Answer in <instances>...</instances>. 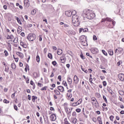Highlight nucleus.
I'll return each mask as SVG.
<instances>
[{
  "label": "nucleus",
  "mask_w": 124,
  "mask_h": 124,
  "mask_svg": "<svg viewBox=\"0 0 124 124\" xmlns=\"http://www.w3.org/2000/svg\"><path fill=\"white\" fill-rule=\"evenodd\" d=\"M83 12V15H85V17L89 20H92V19H93L95 17V14L92 10H84Z\"/></svg>",
  "instance_id": "nucleus-1"
},
{
  "label": "nucleus",
  "mask_w": 124,
  "mask_h": 124,
  "mask_svg": "<svg viewBox=\"0 0 124 124\" xmlns=\"http://www.w3.org/2000/svg\"><path fill=\"white\" fill-rule=\"evenodd\" d=\"M73 13H74V15L72 16V22L73 24H74L75 27H78V26L80 25V17L76 15V11H73Z\"/></svg>",
  "instance_id": "nucleus-2"
},
{
  "label": "nucleus",
  "mask_w": 124,
  "mask_h": 124,
  "mask_svg": "<svg viewBox=\"0 0 124 124\" xmlns=\"http://www.w3.org/2000/svg\"><path fill=\"white\" fill-rule=\"evenodd\" d=\"M27 38L29 41H33L36 38V35L35 34H29L27 37Z\"/></svg>",
  "instance_id": "nucleus-3"
},
{
  "label": "nucleus",
  "mask_w": 124,
  "mask_h": 124,
  "mask_svg": "<svg viewBox=\"0 0 124 124\" xmlns=\"http://www.w3.org/2000/svg\"><path fill=\"white\" fill-rule=\"evenodd\" d=\"M8 37L7 39H12V40L14 39L13 42H14V43H17V42H18V38L14 37V36L13 35H10V36H8Z\"/></svg>",
  "instance_id": "nucleus-4"
},
{
  "label": "nucleus",
  "mask_w": 124,
  "mask_h": 124,
  "mask_svg": "<svg viewBox=\"0 0 124 124\" xmlns=\"http://www.w3.org/2000/svg\"><path fill=\"white\" fill-rule=\"evenodd\" d=\"M92 100V103L93 105H98V102H97V100H96V98L94 97H93L91 98Z\"/></svg>",
  "instance_id": "nucleus-5"
},
{
  "label": "nucleus",
  "mask_w": 124,
  "mask_h": 124,
  "mask_svg": "<svg viewBox=\"0 0 124 124\" xmlns=\"http://www.w3.org/2000/svg\"><path fill=\"white\" fill-rule=\"evenodd\" d=\"M73 11H67L65 12V15L66 16H67L68 17H71L72 15H74V13H73Z\"/></svg>",
  "instance_id": "nucleus-6"
},
{
  "label": "nucleus",
  "mask_w": 124,
  "mask_h": 124,
  "mask_svg": "<svg viewBox=\"0 0 124 124\" xmlns=\"http://www.w3.org/2000/svg\"><path fill=\"white\" fill-rule=\"evenodd\" d=\"M60 61L62 63L65 62L66 61V57L65 54H62V56L60 57Z\"/></svg>",
  "instance_id": "nucleus-7"
},
{
  "label": "nucleus",
  "mask_w": 124,
  "mask_h": 124,
  "mask_svg": "<svg viewBox=\"0 0 124 124\" xmlns=\"http://www.w3.org/2000/svg\"><path fill=\"white\" fill-rule=\"evenodd\" d=\"M80 39L81 44L83 45V46H86V44H87V43H86V38H84V36H82L80 37Z\"/></svg>",
  "instance_id": "nucleus-8"
},
{
  "label": "nucleus",
  "mask_w": 124,
  "mask_h": 124,
  "mask_svg": "<svg viewBox=\"0 0 124 124\" xmlns=\"http://www.w3.org/2000/svg\"><path fill=\"white\" fill-rule=\"evenodd\" d=\"M79 78H78V77H77L76 75H75L74 77V84H76L77 85L78 83H79Z\"/></svg>",
  "instance_id": "nucleus-9"
},
{
  "label": "nucleus",
  "mask_w": 124,
  "mask_h": 124,
  "mask_svg": "<svg viewBox=\"0 0 124 124\" xmlns=\"http://www.w3.org/2000/svg\"><path fill=\"white\" fill-rule=\"evenodd\" d=\"M91 52L93 54H97V53H98V49L96 47H93L91 49Z\"/></svg>",
  "instance_id": "nucleus-10"
},
{
  "label": "nucleus",
  "mask_w": 124,
  "mask_h": 124,
  "mask_svg": "<svg viewBox=\"0 0 124 124\" xmlns=\"http://www.w3.org/2000/svg\"><path fill=\"white\" fill-rule=\"evenodd\" d=\"M50 119L52 121H56L57 120V117L55 114H52L50 116Z\"/></svg>",
  "instance_id": "nucleus-11"
},
{
  "label": "nucleus",
  "mask_w": 124,
  "mask_h": 124,
  "mask_svg": "<svg viewBox=\"0 0 124 124\" xmlns=\"http://www.w3.org/2000/svg\"><path fill=\"white\" fill-rule=\"evenodd\" d=\"M118 78L121 81H124V74H119L118 75Z\"/></svg>",
  "instance_id": "nucleus-12"
},
{
  "label": "nucleus",
  "mask_w": 124,
  "mask_h": 124,
  "mask_svg": "<svg viewBox=\"0 0 124 124\" xmlns=\"http://www.w3.org/2000/svg\"><path fill=\"white\" fill-rule=\"evenodd\" d=\"M68 83L69 85H71L72 84V79L70 77H68L67 78Z\"/></svg>",
  "instance_id": "nucleus-13"
},
{
  "label": "nucleus",
  "mask_w": 124,
  "mask_h": 124,
  "mask_svg": "<svg viewBox=\"0 0 124 124\" xmlns=\"http://www.w3.org/2000/svg\"><path fill=\"white\" fill-rule=\"evenodd\" d=\"M58 90L60 91V92H64V88H63V87H62V86H58Z\"/></svg>",
  "instance_id": "nucleus-14"
},
{
  "label": "nucleus",
  "mask_w": 124,
  "mask_h": 124,
  "mask_svg": "<svg viewBox=\"0 0 124 124\" xmlns=\"http://www.w3.org/2000/svg\"><path fill=\"white\" fill-rule=\"evenodd\" d=\"M57 54H58L59 56L62 55V49H58L57 51Z\"/></svg>",
  "instance_id": "nucleus-15"
},
{
  "label": "nucleus",
  "mask_w": 124,
  "mask_h": 124,
  "mask_svg": "<svg viewBox=\"0 0 124 124\" xmlns=\"http://www.w3.org/2000/svg\"><path fill=\"white\" fill-rule=\"evenodd\" d=\"M20 45L23 47V48H27V44L23 42H20Z\"/></svg>",
  "instance_id": "nucleus-16"
},
{
  "label": "nucleus",
  "mask_w": 124,
  "mask_h": 124,
  "mask_svg": "<svg viewBox=\"0 0 124 124\" xmlns=\"http://www.w3.org/2000/svg\"><path fill=\"white\" fill-rule=\"evenodd\" d=\"M25 5L29 7L30 6V3H29V0H25L24 2Z\"/></svg>",
  "instance_id": "nucleus-17"
},
{
  "label": "nucleus",
  "mask_w": 124,
  "mask_h": 124,
  "mask_svg": "<svg viewBox=\"0 0 124 124\" xmlns=\"http://www.w3.org/2000/svg\"><path fill=\"white\" fill-rule=\"evenodd\" d=\"M108 54L110 56H113L114 55V51L112 49L108 50Z\"/></svg>",
  "instance_id": "nucleus-18"
},
{
  "label": "nucleus",
  "mask_w": 124,
  "mask_h": 124,
  "mask_svg": "<svg viewBox=\"0 0 124 124\" xmlns=\"http://www.w3.org/2000/svg\"><path fill=\"white\" fill-rule=\"evenodd\" d=\"M15 19H16V20H17L18 24H20V25L22 24V22H21V20H20V19H19V17H18L17 16H15Z\"/></svg>",
  "instance_id": "nucleus-19"
},
{
  "label": "nucleus",
  "mask_w": 124,
  "mask_h": 124,
  "mask_svg": "<svg viewBox=\"0 0 124 124\" xmlns=\"http://www.w3.org/2000/svg\"><path fill=\"white\" fill-rule=\"evenodd\" d=\"M119 93L120 95H124V91L123 90H119Z\"/></svg>",
  "instance_id": "nucleus-20"
},
{
  "label": "nucleus",
  "mask_w": 124,
  "mask_h": 124,
  "mask_svg": "<svg viewBox=\"0 0 124 124\" xmlns=\"http://www.w3.org/2000/svg\"><path fill=\"white\" fill-rule=\"evenodd\" d=\"M37 99V97L35 96H32V100L33 102H34L35 101V100Z\"/></svg>",
  "instance_id": "nucleus-21"
},
{
  "label": "nucleus",
  "mask_w": 124,
  "mask_h": 124,
  "mask_svg": "<svg viewBox=\"0 0 124 124\" xmlns=\"http://www.w3.org/2000/svg\"><path fill=\"white\" fill-rule=\"evenodd\" d=\"M54 93L57 95H60L61 94V93H60L59 91L58 90H54Z\"/></svg>",
  "instance_id": "nucleus-22"
},
{
  "label": "nucleus",
  "mask_w": 124,
  "mask_h": 124,
  "mask_svg": "<svg viewBox=\"0 0 124 124\" xmlns=\"http://www.w3.org/2000/svg\"><path fill=\"white\" fill-rule=\"evenodd\" d=\"M82 101H83V100L82 99H79V100L77 102V103H78V105H79L82 103Z\"/></svg>",
  "instance_id": "nucleus-23"
},
{
  "label": "nucleus",
  "mask_w": 124,
  "mask_h": 124,
  "mask_svg": "<svg viewBox=\"0 0 124 124\" xmlns=\"http://www.w3.org/2000/svg\"><path fill=\"white\" fill-rule=\"evenodd\" d=\"M11 67L13 69H15V68H16V65H15V63H12Z\"/></svg>",
  "instance_id": "nucleus-24"
},
{
  "label": "nucleus",
  "mask_w": 124,
  "mask_h": 124,
  "mask_svg": "<svg viewBox=\"0 0 124 124\" xmlns=\"http://www.w3.org/2000/svg\"><path fill=\"white\" fill-rule=\"evenodd\" d=\"M47 57L49 59H53V56L52 55V54H51V53H48L47 55Z\"/></svg>",
  "instance_id": "nucleus-25"
},
{
  "label": "nucleus",
  "mask_w": 124,
  "mask_h": 124,
  "mask_svg": "<svg viewBox=\"0 0 124 124\" xmlns=\"http://www.w3.org/2000/svg\"><path fill=\"white\" fill-rule=\"evenodd\" d=\"M4 54H5V57H7L8 56V52H7V50H4Z\"/></svg>",
  "instance_id": "nucleus-26"
},
{
  "label": "nucleus",
  "mask_w": 124,
  "mask_h": 124,
  "mask_svg": "<svg viewBox=\"0 0 124 124\" xmlns=\"http://www.w3.org/2000/svg\"><path fill=\"white\" fill-rule=\"evenodd\" d=\"M36 61L37 62H40V57L38 55L36 56Z\"/></svg>",
  "instance_id": "nucleus-27"
},
{
  "label": "nucleus",
  "mask_w": 124,
  "mask_h": 124,
  "mask_svg": "<svg viewBox=\"0 0 124 124\" xmlns=\"http://www.w3.org/2000/svg\"><path fill=\"white\" fill-rule=\"evenodd\" d=\"M72 123L73 124H76L77 123V119L76 118L73 119Z\"/></svg>",
  "instance_id": "nucleus-28"
},
{
  "label": "nucleus",
  "mask_w": 124,
  "mask_h": 124,
  "mask_svg": "<svg viewBox=\"0 0 124 124\" xmlns=\"http://www.w3.org/2000/svg\"><path fill=\"white\" fill-rule=\"evenodd\" d=\"M95 95H96V97H97V98H100L101 95L99 93H96Z\"/></svg>",
  "instance_id": "nucleus-29"
},
{
  "label": "nucleus",
  "mask_w": 124,
  "mask_h": 124,
  "mask_svg": "<svg viewBox=\"0 0 124 124\" xmlns=\"http://www.w3.org/2000/svg\"><path fill=\"white\" fill-rule=\"evenodd\" d=\"M108 92H109V93L110 94H113V91H112V90H111V89L109 88L108 89Z\"/></svg>",
  "instance_id": "nucleus-30"
},
{
  "label": "nucleus",
  "mask_w": 124,
  "mask_h": 124,
  "mask_svg": "<svg viewBox=\"0 0 124 124\" xmlns=\"http://www.w3.org/2000/svg\"><path fill=\"white\" fill-rule=\"evenodd\" d=\"M31 14L33 15H34V14H35L36 13V10H33L31 12Z\"/></svg>",
  "instance_id": "nucleus-31"
},
{
  "label": "nucleus",
  "mask_w": 124,
  "mask_h": 124,
  "mask_svg": "<svg viewBox=\"0 0 124 124\" xmlns=\"http://www.w3.org/2000/svg\"><path fill=\"white\" fill-rule=\"evenodd\" d=\"M9 67H8V66L6 67L5 68V70H4V71H5L6 72L8 73V71H9Z\"/></svg>",
  "instance_id": "nucleus-32"
},
{
  "label": "nucleus",
  "mask_w": 124,
  "mask_h": 124,
  "mask_svg": "<svg viewBox=\"0 0 124 124\" xmlns=\"http://www.w3.org/2000/svg\"><path fill=\"white\" fill-rule=\"evenodd\" d=\"M103 98L105 100V102H106V103H107V99L106 98V96H105V95H103Z\"/></svg>",
  "instance_id": "nucleus-33"
},
{
  "label": "nucleus",
  "mask_w": 124,
  "mask_h": 124,
  "mask_svg": "<svg viewBox=\"0 0 124 124\" xmlns=\"http://www.w3.org/2000/svg\"><path fill=\"white\" fill-rule=\"evenodd\" d=\"M93 40H97V37H96V36L95 35H93Z\"/></svg>",
  "instance_id": "nucleus-34"
},
{
  "label": "nucleus",
  "mask_w": 124,
  "mask_h": 124,
  "mask_svg": "<svg viewBox=\"0 0 124 124\" xmlns=\"http://www.w3.org/2000/svg\"><path fill=\"white\" fill-rule=\"evenodd\" d=\"M102 52L103 54H104V55H105V56H107V52H106V51H105V50H102Z\"/></svg>",
  "instance_id": "nucleus-35"
},
{
  "label": "nucleus",
  "mask_w": 124,
  "mask_h": 124,
  "mask_svg": "<svg viewBox=\"0 0 124 124\" xmlns=\"http://www.w3.org/2000/svg\"><path fill=\"white\" fill-rule=\"evenodd\" d=\"M46 89H47V86H45L41 89V91H46Z\"/></svg>",
  "instance_id": "nucleus-36"
},
{
  "label": "nucleus",
  "mask_w": 124,
  "mask_h": 124,
  "mask_svg": "<svg viewBox=\"0 0 124 124\" xmlns=\"http://www.w3.org/2000/svg\"><path fill=\"white\" fill-rule=\"evenodd\" d=\"M38 87H40V88H42V87H43V84H42L41 83L38 82Z\"/></svg>",
  "instance_id": "nucleus-37"
},
{
  "label": "nucleus",
  "mask_w": 124,
  "mask_h": 124,
  "mask_svg": "<svg viewBox=\"0 0 124 124\" xmlns=\"http://www.w3.org/2000/svg\"><path fill=\"white\" fill-rule=\"evenodd\" d=\"M106 20L108 21V22H111V21H112V20L109 17H107L106 18Z\"/></svg>",
  "instance_id": "nucleus-38"
},
{
  "label": "nucleus",
  "mask_w": 124,
  "mask_h": 124,
  "mask_svg": "<svg viewBox=\"0 0 124 124\" xmlns=\"http://www.w3.org/2000/svg\"><path fill=\"white\" fill-rule=\"evenodd\" d=\"M80 57L82 59V60H85V57H84L82 53L80 54Z\"/></svg>",
  "instance_id": "nucleus-39"
},
{
  "label": "nucleus",
  "mask_w": 124,
  "mask_h": 124,
  "mask_svg": "<svg viewBox=\"0 0 124 124\" xmlns=\"http://www.w3.org/2000/svg\"><path fill=\"white\" fill-rule=\"evenodd\" d=\"M92 120L93 121V122H94V123H96L97 120L96 119V118L95 117H93L92 118Z\"/></svg>",
  "instance_id": "nucleus-40"
},
{
  "label": "nucleus",
  "mask_w": 124,
  "mask_h": 124,
  "mask_svg": "<svg viewBox=\"0 0 124 124\" xmlns=\"http://www.w3.org/2000/svg\"><path fill=\"white\" fill-rule=\"evenodd\" d=\"M81 69H82V71H84V72H85V73H88V70H87L86 69L82 68H81Z\"/></svg>",
  "instance_id": "nucleus-41"
},
{
  "label": "nucleus",
  "mask_w": 124,
  "mask_h": 124,
  "mask_svg": "<svg viewBox=\"0 0 124 124\" xmlns=\"http://www.w3.org/2000/svg\"><path fill=\"white\" fill-rule=\"evenodd\" d=\"M103 85L104 87H106V86L107 85V83L105 81H104L103 82Z\"/></svg>",
  "instance_id": "nucleus-42"
},
{
  "label": "nucleus",
  "mask_w": 124,
  "mask_h": 124,
  "mask_svg": "<svg viewBox=\"0 0 124 124\" xmlns=\"http://www.w3.org/2000/svg\"><path fill=\"white\" fill-rule=\"evenodd\" d=\"M77 105H78V104L77 102H76V103H74L72 104V106H77Z\"/></svg>",
  "instance_id": "nucleus-43"
},
{
  "label": "nucleus",
  "mask_w": 124,
  "mask_h": 124,
  "mask_svg": "<svg viewBox=\"0 0 124 124\" xmlns=\"http://www.w3.org/2000/svg\"><path fill=\"white\" fill-rule=\"evenodd\" d=\"M14 109H16V111H18V107H17V106H16V105H15L14 106Z\"/></svg>",
  "instance_id": "nucleus-44"
},
{
  "label": "nucleus",
  "mask_w": 124,
  "mask_h": 124,
  "mask_svg": "<svg viewBox=\"0 0 124 124\" xmlns=\"http://www.w3.org/2000/svg\"><path fill=\"white\" fill-rule=\"evenodd\" d=\"M67 96H68V97H71L72 96V94L67 93Z\"/></svg>",
  "instance_id": "nucleus-45"
},
{
  "label": "nucleus",
  "mask_w": 124,
  "mask_h": 124,
  "mask_svg": "<svg viewBox=\"0 0 124 124\" xmlns=\"http://www.w3.org/2000/svg\"><path fill=\"white\" fill-rule=\"evenodd\" d=\"M121 63H123V62L122 61H119L117 62V65L118 66H120L121 65Z\"/></svg>",
  "instance_id": "nucleus-46"
},
{
  "label": "nucleus",
  "mask_w": 124,
  "mask_h": 124,
  "mask_svg": "<svg viewBox=\"0 0 124 124\" xmlns=\"http://www.w3.org/2000/svg\"><path fill=\"white\" fill-rule=\"evenodd\" d=\"M89 82L91 83V84H93V78H89Z\"/></svg>",
  "instance_id": "nucleus-47"
},
{
  "label": "nucleus",
  "mask_w": 124,
  "mask_h": 124,
  "mask_svg": "<svg viewBox=\"0 0 124 124\" xmlns=\"http://www.w3.org/2000/svg\"><path fill=\"white\" fill-rule=\"evenodd\" d=\"M3 102H4V103L7 104V103H9V101H7V100H6V99H4Z\"/></svg>",
  "instance_id": "nucleus-48"
},
{
  "label": "nucleus",
  "mask_w": 124,
  "mask_h": 124,
  "mask_svg": "<svg viewBox=\"0 0 124 124\" xmlns=\"http://www.w3.org/2000/svg\"><path fill=\"white\" fill-rule=\"evenodd\" d=\"M88 31L89 30L88 29V28L83 29V32H87V31Z\"/></svg>",
  "instance_id": "nucleus-49"
},
{
  "label": "nucleus",
  "mask_w": 124,
  "mask_h": 124,
  "mask_svg": "<svg viewBox=\"0 0 124 124\" xmlns=\"http://www.w3.org/2000/svg\"><path fill=\"white\" fill-rule=\"evenodd\" d=\"M68 33L69 34H73V31H68Z\"/></svg>",
  "instance_id": "nucleus-50"
},
{
  "label": "nucleus",
  "mask_w": 124,
  "mask_h": 124,
  "mask_svg": "<svg viewBox=\"0 0 124 124\" xmlns=\"http://www.w3.org/2000/svg\"><path fill=\"white\" fill-rule=\"evenodd\" d=\"M14 59L15 60H16L15 62H18V61H19V59H18V58H16L15 57H14Z\"/></svg>",
  "instance_id": "nucleus-51"
},
{
  "label": "nucleus",
  "mask_w": 124,
  "mask_h": 124,
  "mask_svg": "<svg viewBox=\"0 0 124 124\" xmlns=\"http://www.w3.org/2000/svg\"><path fill=\"white\" fill-rule=\"evenodd\" d=\"M76 111H77L78 113H80V112H81V109H80V108H77Z\"/></svg>",
  "instance_id": "nucleus-52"
},
{
  "label": "nucleus",
  "mask_w": 124,
  "mask_h": 124,
  "mask_svg": "<svg viewBox=\"0 0 124 124\" xmlns=\"http://www.w3.org/2000/svg\"><path fill=\"white\" fill-rule=\"evenodd\" d=\"M109 119H110V121H113V119H114V116H110V117H109Z\"/></svg>",
  "instance_id": "nucleus-53"
},
{
  "label": "nucleus",
  "mask_w": 124,
  "mask_h": 124,
  "mask_svg": "<svg viewBox=\"0 0 124 124\" xmlns=\"http://www.w3.org/2000/svg\"><path fill=\"white\" fill-rule=\"evenodd\" d=\"M97 120L99 123L100 122H102V120H101V118L100 117H98Z\"/></svg>",
  "instance_id": "nucleus-54"
},
{
  "label": "nucleus",
  "mask_w": 124,
  "mask_h": 124,
  "mask_svg": "<svg viewBox=\"0 0 124 124\" xmlns=\"http://www.w3.org/2000/svg\"><path fill=\"white\" fill-rule=\"evenodd\" d=\"M52 64L53 65H56V64H57V62H56V61H53V62H52Z\"/></svg>",
  "instance_id": "nucleus-55"
},
{
  "label": "nucleus",
  "mask_w": 124,
  "mask_h": 124,
  "mask_svg": "<svg viewBox=\"0 0 124 124\" xmlns=\"http://www.w3.org/2000/svg\"><path fill=\"white\" fill-rule=\"evenodd\" d=\"M82 31H83V32H84V29H83V28H80V29H79V32L81 33V32H82Z\"/></svg>",
  "instance_id": "nucleus-56"
},
{
  "label": "nucleus",
  "mask_w": 124,
  "mask_h": 124,
  "mask_svg": "<svg viewBox=\"0 0 124 124\" xmlns=\"http://www.w3.org/2000/svg\"><path fill=\"white\" fill-rule=\"evenodd\" d=\"M58 79H59V81H62V76H59L58 77Z\"/></svg>",
  "instance_id": "nucleus-57"
},
{
  "label": "nucleus",
  "mask_w": 124,
  "mask_h": 124,
  "mask_svg": "<svg viewBox=\"0 0 124 124\" xmlns=\"http://www.w3.org/2000/svg\"><path fill=\"white\" fill-rule=\"evenodd\" d=\"M19 56L21 58H23L24 57V55L22 53H20V55Z\"/></svg>",
  "instance_id": "nucleus-58"
},
{
  "label": "nucleus",
  "mask_w": 124,
  "mask_h": 124,
  "mask_svg": "<svg viewBox=\"0 0 124 124\" xmlns=\"http://www.w3.org/2000/svg\"><path fill=\"white\" fill-rule=\"evenodd\" d=\"M68 53L69 55H70V56H72V52H71L70 51H68Z\"/></svg>",
  "instance_id": "nucleus-59"
},
{
  "label": "nucleus",
  "mask_w": 124,
  "mask_h": 124,
  "mask_svg": "<svg viewBox=\"0 0 124 124\" xmlns=\"http://www.w3.org/2000/svg\"><path fill=\"white\" fill-rule=\"evenodd\" d=\"M20 35H21V36H23V37L25 36V33L23 32H21L20 34Z\"/></svg>",
  "instance_id": "nucleus-60"
},
{
  "label": "nucleus",
  "mask_w": 124,
  "mask_h": 124,
  "mask_svg": "<svg viewBox=\"0 0 124 124\" xmlns=\"http://www.w3.org/2000/svg\"><path fill=\"white\" fill-rule=\"evenodd\" d=\"M12 98H14L15 97V93H14L12 94Z\"/></svg>",
  "instance_id": "nucleus-61"
},
{
  "label": "nucleus",
  "mask_w": 124,
  "mask_h": 124,
  "mask_svg": "<svg viewBox=\"0 0 124 124\" xmlns=\"http://www.w3.org/2000/svg\"><path fill=\"white\" fill-rule=\"evenodd\" d=\"M64 28H68L69 27V26L67 24H64Z\"/></svg>",
  "instance_id": "nucleus-62"
},
{
  "label": "nucleus",
  "mask_w": 124,
  "mask_h": 124,
  "mask_svg": "<svg viewBox=\"0 0 124 124\" xmlns=\"http://www.w3.org/2000/svg\"><path fill=\"white\" fill-rule=\"evenodd\" d=\"M52 49H53V50H54L55 51H56V50H57V47H56V46H53V47H52Z\"/></svg>",
  "instance_id": "nucleus-63"
},
{
  "label": "nucleus",
  "mask_w": 124,
  "mask_h": 124,
  "mask_svg": "<svg viewBox=\"0 0 124 124\" xmlns=\"http://www.w3.org/2000/svg\"><path fill=\"white\" fill-rule=\"evenodd\" d=\"M29 100H31V96L30 95H28Z\"/></svg>",
  "instance_id": "nucleus-64"
}]
</instances>
